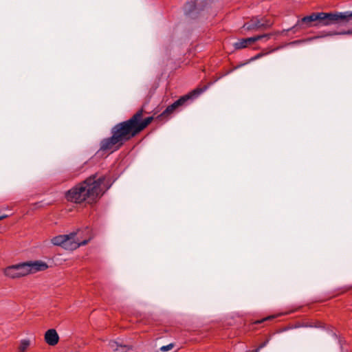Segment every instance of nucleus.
Instances as JSON below:
<instances>
[{"label":"nucleus","instance_id":"18","mask_svg":"<svg viewBox=\"0 0 352 352\" xmlns=\"http://www.w3.org/2000/svg\"><path fill=\"white\" fill-rule=\"evenodd\" d=\"M252 352H254V350Z\"/></svg>","mask_w":352,"mask_h":352},{"label":"nucleus","instance_id":"7","mask_svg":"<svg viewBox=\"0 0 352 352\" xmlns=\"http://www.w3.org/2000/svg\"><path fill=\"white\" fill-rule=\"evenodd\" d=\"M351 19V11L327 13V22L324 23V26L347 23Z\"/></svg>","mask_w":352,"mask_h":352},{"label":"nucleus","instance_id":"9","mask_svg":"<svg viewBox=\"0 0 352 352\" xmlns=\"http://www.w3.org/2000/svg\"><path fill=\"white\" fill-rule=\"evenodd\" d=\"M270 37V34H263V35H258L256 36H252L247 38H243L237 42L234 43V47L236 50L243 49L246 47H248L249 45L254 43L255 41H257L258 40H261V38H267L269 39Z\"/></svg>","mask_w":352,"mask_h":352},{"label":"nucleus","instance_id":"17","mask_svg":"<svg viewBox=\"0 0 352 352\" xmlns=\"http://www.w3.org/2000/svg\"><path fill=\"white\" fill-rule=\"evenodd\" d=\"M261 56V54H258L255 58L254 59H256L258 58H260Z\"/></svg>","mask_w":352,"mask_h":352},{"label":"nucleus","instance_id":"6","mask_svg":"<svg viewBox=\"0 0 352 352\" xmlns=\"http://www.w3.org/2000/svg\"><path fill=\"white\" fill-rule=\"evenodd\" d=\"M318 21L320 25L324 26V23L327 22V13L326 12H317L313 13L311 15L307 16L298 20L297 23L291 28L284 30L283 32L293 30L294 32L299 29H305L310 27V23L314 21Z\"/></svg>","mask_w":352,"mask_h":352},{"label":"nucleus","instance_id":"5","mask_svg":"<svg viewBox=\"0 0 352 352\" xmlns=\"http://www.w3.org/2000/svg\"><path fill=\"white\" fill-rule=\"evenodd\" d=\"M206 90L204 89H195L191 92L186 94L182 97H180L177 100L173 102L172 104L168 105L166 109L160 115L159 117L165 118L168 117L171 114H173L175 111H177L179 107L185 106L188 101L190 100H193L197 98L201 94H202Z\"/></svg>","mask_w":352,"mask_h":352},{"label":"nucleus","instance_id":"8","mask_svg":"<svg viewBox=\"0 0 352 352\" xmlns=\"http://www.w3.org/2000/svg\"><path fill=\"white\" fill-rule=\"evenodd\" d=\"M273 23L267 19L258 17L252 18L250 22L243 25V28L247 30H265L270 28Z\"/></svg>","mask_w":352,"mask_h":352},{"label":"nucleus","instance_id":"13","mask_svg":"<svg viewBox=\"0 0 352 352\" xmlns=\"http://www.w3.org/2000/svg\"><path fill=\"white\" fill-rule=\"evenodd\" d=\"M173 347H174V344L170 343L168 345L162 346V347H160V350L162 352H166V351L171 350Z\"/></svg>","mask_w":352,"mask_h":352},{"label":"nucleus","instance_id":"3","mask_svg":"<svg viewBox=\"0 0 352 352\" xmlns=\"http://www.w3.org/2000/svg\"><path fill=\"white\" fill-rule=\"evenodd\" d=\"M91 239L88 228L78 230L68 234H62L53 237L51 242L53 245L60 246L67 250H74L81 245H86Z\"/></svg>","mask_w":352,"mask_h":352},{"label":"nucleus","instance_id":"1","mask_svg":"<svg viewBox=\"0 0 352 352\" xmlns=\"http://www.w3.org/2000/svg\"><path fill=\"white\" fill-rule=\"evenodd\" d=\"M143 111V109H140L130 119L113 126L111 130V136L100 142V150L117 151L124 142L143 131L153 120L152 116L142 119Z\"/></svg>","mask_w":352,"mask_h":352},{"label":"nucleus","instance_id":"14","mask_svg":"<svg viewBox=\"0 0 352 352\" xmlns=\"http://www.w3.org/2000/svg\"><path fill=\"white\" fill-rule=\"evenodd\" d=\"M268 343V340H267L266 341H265L264 342L261 343L257 349H256L254 350V352H258L261 349H263V347H265Z\"/></svg>","mask_w":352,"mask_h":352},{"label":"nucleus","instance_id":"12","mask_svg":"<svg viewBox=\"0 0 352 352\" xmlns=\"http://www.w3.org/2000/svg\"><path fill=\"white\" fill-rule=\"evenodd\" d=\"M30 345V341L27 339L21 340L20 345L19 346V352H25Z\"/></svg>","mask_w":352,"mask_h":352},{"label":"nucleus","instance_id":"16","mask_svg":"<svg viewBox=\"0 0 352 352\" xmlns=\"http://www.w3.org/2000/svg\"><path fill=\"white\" fill-rule=\"evenodd\" d=\"M344 34H352V30L351 31L346 32Z\"/></svg>","mask_w":352,"mask_h":352},{"label":"nucleus","instance_id":"11","mask_svg":"<svg viewBox=\"0 0 352 352\" xmlns=\"http://www.w3.org/2000/svg\"><path fill=\"white\" fill-rule=\"evenodd\" d=\"M109 348L114 351L126 352L131 349L132 346L129 344H125L122 342L111 340L109 342Z\"/></svg>","mask_w":352,"mask_h":352},{"label":"nucleus","instance_id":"15","mask_svg":"<svg viewBox=\"0 0 352 352\" xmlns=\"http://www.w3.org/2000/svg\"><path fill=\"white\" fill-rule=\"evenodd\" d=\"M7 217V215H2V216H0V220L6 218Z\"/></svg>","mask_w":352,"mask_h":352},{"label":"nucleus","instance_id":"10","mask_svg":"<svg viewBox=\"0 0 352 352\" xmlns=\"http://www.w3.org/2000/svg\"><path fill=\"white\" fill-rule=\"evenodd\" d=\"M44 339L48 345L55 346L59 341V336L54 329H50L45 333Z\"/></svg>","mask_w":352,"mask_h":352},{"label":"nucleus","instance_id":"2","mask_svg":"<svg viewBox=\"0 0 352 352\" xmlns=\"http://www.w3.org/2000/svg\"><path fill=\"white\" fill-rule=\"evenodd\" d=\"M104 177L96 179V175L89 177L83 182L74 186L65 193L68 201L80 204L87 202L91 204L102 195L101 185L104 183Z\"/></svg>","mask_w":352,"mask_h":352},{"label":"nucleus","instance_id":"4","mask_svg":"<svg viewBox=\"0 0 352 352\" xmlns=\"http://www.w3.org/2000/svg\"><path fill=\"white\" fill-rule=\"evenodd\" d=\"M47 267V263L40 261L22 263L8 266L4 270V274L8 278H16L25 276L29 274L43 271Z\"/></svg>","mask_w":352,"mask_h":352}]
</instances>
